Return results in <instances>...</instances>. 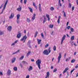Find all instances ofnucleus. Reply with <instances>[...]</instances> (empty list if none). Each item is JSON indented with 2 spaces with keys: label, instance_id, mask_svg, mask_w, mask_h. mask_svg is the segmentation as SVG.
I'll use <instances>...</instances> for the list:
<instances>
[{
  "label": "nucleus",
  "instance_id": "nucleus-1",
  "mask_svg": "<svg viewBox=\"0 0 78 78\" xmlns=\"http://www.w3.org/2000/svg\"><path fill=\"white\" fill-rule=\"evenodd\" d=\"M37 65H38V67L39 69H41V60L38 59L36 61Z\"/></svg>",
  "mask_w": 78,
  "mask_h": 78
},
{
  "label": "nucleus",
  "instance_id": "nucleus-2",
  "mask_svg": "<svg viewBox=\"0 0 78 78\" xmlns=\"http://www.w3.org/2000/svg\"><path fill=\"white\" fill-rule=\"evenodd\" d=\"M8 0H6V1L4 5L3 10L2 11V12L0 13V14H2V13H3V12L4 10H5V8H6V5H7V4H8Z\"/></svg>",
  "mask_w": 78,
  "mask_h": 78
},
{
  "label": "nucleus",
  "instance_id": "nucleus-3",
  "mask_svg": "<svg viewBox=\"0 0 78 78\" xmlns=\"http://www.w3.org/2000/svg\"><path fill=\"white\" fill-rule=\"evenodd\" d=\"M27 39V35H26L23 37V38H22L21 39V41H23V43H25Z\"/></svg>",
  "mask_w": 78,
  "mask_h": 78
},
{
  "label": "nucleus",
  "instance_id": "nucleus-4",
  "mask_svg": "<svg viewBox=\"0 0 78 78\" xmlns=\"http://www.w3.org/2000/svg\"><path fill=\"white\" fill-rule=\"evenodd\" d=\"M44 55H48L49 53H50L47 49L45 50L43 52Z\"/></svg>",
  "mask_w": 78,
  "mask_h": 78
},
{
  "label": "nucleus",
  "instance_id": "nucleus-5",
  "mask_svg": "<svg viewBox=\"0 0 78 78\" xmlns=\"http://www.w3.org/2000/svg\"><path fill=\"white\" fill-rule=\"evenodd\" d=\"M62 57V55H61V53H59V56L58 57V63H59V62H60V60H61V58Z\"/></svg>",
  "mask_w": 78,
  "mask_h": 78
},
{
  "label": "nucleus",
  "instance_id": "nucleus-6",
  "mask_svg": "<svg viewBox=\"0 0 78 78\" xmlns=\"http://www.w3.org/2000/svg\"><path fill=\"white\" fill-rule=\"evenodd\" d=\"M66 35H64L62 37V41H61V45L62 44V43H63V41L64 40H65V38H66Z\"/></svg>",
  "mask_w": 78,
  "mask_h": 78
},
{
  "label": "nucleus",
  "instance_id": "nucleus-7",
  "mask_svg": "<svg viewBox=\"0 0 78 78\" xmlns=\"http://www.w3.org/2000/svg\"><path fill=\"white\" fill-rule=\"evenodd\" d=\"M13 17H14V13H12L11 14L10 16L9 17V18L10 19H12V18H13Z\"/></svg>",
  "mask_w": 78,
  "mask_h": 78
},
{
  "label": "nucleus",
  "instance_id": "nucleus-8",
  "mask_svg": "<svg viewBox=\"0 0 78 78\" xmlns=\"http://www.w3.org/2000/svg\"><path fill=\"white\" fill-rule=\"evenodd\" d=\"M7 30L9 31H11V30H12V27L11 26H9L7 28Z\"/></svg>",
  "mask_w": 78,
  "mask_h": 78
},
{
  "label": "nucleus",
  "instance_id": "nucleus-9",
  "mask_svg": "<svg viewBox=\"0 0 78 78\" xmlns=\"http://www.w3.org/2000/svg\"><path fill=\"white\" fill-rule=\"evenodd\" d=\"M35 17H36V14H34L32 18V19H31L32 21H33V20H34L35 19V18H36Z\"/></svg>",
  "mask_w": 78,
  "mask_h": 78
},
{
  "label": "nucleus",
  "instance_id": "nucleus-10",
  "mask_svg": "<svg viewBox=\"0 0 78 78\" xmlns=\"http://www.w3.org/2000/svg\"><path fill=\"white\" fill-rule=\"evenodd\" d=\"M21 36H22V34H21V33H20L17 35V38H19L21 37Z\"/></svg>",
  "mask_w": 78,
  "mask_h": 78
},
{
  "label": "nucleus",
  "instance_id": "nucleus-11",
  "mask_svg": "<svg viewBox=\"0 0 78 78\" xmlns=\"http://www.w3.org/2000/svg\"><path fill=\"white\" fill-rule=\"evenodd\" d=\"M16 9L17 11H21V10L22 9V7H20V5H19V8H17Z\"/></svg>",
  "mask_w": 78,
  "mask_h": 78
},
{
  "label": "nucleus",
  "instance_id": "nucleus-12",
  "mask_svg": "<svg viewBox=\"0 0 78 78\" xmlns=\"http://www.w3.org/2000/svg\"><path fill=\"white\" fill-rule=\"evenodd\" d=\"M46 17H47V18H48V21H50V15L48 14H46Z\"/></svg>",
  "mask_w": 78,
  "mask_h": 78
},
{
  "label": "nucleus",
  "instance_id": "nucleus-13",
  "mask_svg": "<svg viewBox=\"0 0 78 78\" xmlns=\"http://www.w3.org/2000/svg\"><path fill=\"white\" fill-rule=\"evenodd\" d=\"M39 9L40 12L42 11V10H41V4H39Z\"/></svg>",
  "mask_w": 78,
  "mask_h": 78
},
{
  "label": "nucleus",
  "instance_id": "nucleus-14",
  "mask_svg": "<svg viewBox=\"0 0 78 78\" xmlns=\"http://www.w3.org/2000/svg\"><path fill=\"white\" fill-rule=\"evenodd\" d=\"M27 45H28V47H29V48H31V46L30 45V41H29L27 43Z\"/></svg>",
  "mask_w": 78,
  "mask_h": 78
},
{
  "label": "nucleus",
  "instance_id": "nucleus-15",
  "mask_svg": "<svg viewBox=\"0 0 78 78\" xmlns=\"http://www.w3.org/2000/svg\"><path fill=\"white\" fill-rule=\"evenodd\" d=\"M11 71L10 70L8 69V71H7V74L8 75H11Z\"/></svg>",
  "mask_w": 78,
  "mask_h": 78
},
{
  "label": "nucleus",
  "instance_id": "nucleus-16",
  "mask_svg": "<svg viewBox=\"0 0 78 78\" xmlns=\"http://www.w3.org/2000/svg\"><path fill=\"white\" fill-rule=\"evenodd\" d=\"M47 76H46L45 78H49V76H50V73H49V72H48L47 73Z\"/></svg>",
  "mask_w": 78,
  "mask_h": 78
},
{
  "label": "nucleus",
  "instance_id": "nucleus-17",
  "mask_svg": "<svg viewBox=\"0 0 78 78\" xmlns=\"http://www.w3.org/2000/svg\"><path fill=\"white\" fill-rule=\"evenodd\" d=\"M68 70H69V68H66L65 69V70L64 71L63 73L64 74V73H66V72Z\"/></svg>",
  "mask_w": 78,
  "mask_h": 78
},
{
  "label": "nucleus",
  "instance_id": "nucleus-18",
  "mask_svg": "<svg viewBox=\"0 0 78 78\" xmlns=\"http://www.w3.org/2000/svg\"><path fill=\"white\" fill-rule=\"evenodd\" d=\"M33 6H34V7H35V8L36 9H37V6H36V5L34 2H33Z\"/></svg>",
  "mask_w": 78,
  "mask_h": 78
},
{
  "label": "nucleus",
  "instance_id": "nucleus-19",
  "mask_svg": "<svg viewBox=\"0 0 78 78\" xmlns=\"http://www.w3.org/2000/svg\"><path fill=\"white\" fill-rule=\"evenodd\" d=\"M20 14H18L16 16L17 19H20Z\"/></svg>",
  "mask_w": 78,
  "mask_h": 78
},
{
  "label": "nucleus",
  "instance_id": "nucleus-20",
  "mask_svg": "<svg viewBox=\"0 0 78 78\" xmlns=\"http://www.w3.org/2000/svg\"><path fill=\"white\" fill-rule=\"evenodd\" d=\"M28 9L30 10V12L32 13L33 12V9L31 8V7H28Z\"/></svg>",
  "mask_w": 78,
  "mask_h": 78
},
{
  "label": "nucleus",
  "instance_id": "nucleus-21",
  "mask_svg": "<svg viewBox=\"0 0 78 78\" xmlns=\"http://www.w3.org/2000/svg\"><path fill=\"white\" fill-rule=\"evenodd\" d=\"M42 41V40H38V39H37V41L38 42V44H41V41Z\"/></svg>",
  "mask_w": 78,
  "mask_h": 78
},
{
  "label": "nucleus",
  "instance_id": "nucleus-22",
  "mask_svg": "<svg viewBox=\"0 0 78 78\" xmlns=\"http://www.w3.org/2000/svg\"><path fill=\"white\" fill-rule=\"evenodd\" d=\"M33 69V67L31 66H30V68L29 69H28V70L29 71H30V70H32Z\"/></svg>",
  "mask_w": 78,
  "mask_h": 78
},
{
  "label": "nucleus",
  "instance_id": "nucleus-23",
  "mask_svg": "<svg viewBox=\"0 0 78 78\" xmlns=\"http://www.w3.org/2000/svg\"><path fill=\"white\" fill-rule=\"evenodd\" d=\"M61 18V16H59V17H58V20L57 21V22L59 24V23L60 22V18Z\"/></svg>",
  "mask_w": 78,
  "mask_h": 78
},
{
  "label": "nucleus",
  "instance_id": "nucleus-24",
  "mask_svg": "<svg viewBox=\"0 0 78 78\" xmlns=\"http://www.w3.org/2000/svg\"><path fill=\"white\" fill-rule=\"evenodd\" d=\"M17 40H16L14 43L12 44H11V46H13V45H14L16 44H17Z\"/></svg>",
  "mask_w": 78,
  "mask_h": 78
},
{
  "label": "nucleus",
  "instance_id": "nucleus-25",
  "mask_svg": "<svg viewBox=\"0 0 78 78\" xmlns=\"http://www.w3.org/2000/svg\"><path fill=\"white\" fill-rule=\"evenodd\" d=\"M4 34V32L2 31H1V30H0V36L2 35H3Z\"/></svg>",
  "mask_w": 78,
  "mask_h": 78
},
{
  "label": "nucleus",
  "instance_id": "nucleus-26",
  "mask_svg": "<svg viewBox=\"0 0 78 78\" xmlns=\"http://www.w3.org/2000/svg\"><path fill=\"white\" fill-rule=\"evenodd\" d=\"M53 49L54 51H56V46L55 45L54 46Z\"/></svg>",
  "mask_w": 78,
  "mask_h": 78
},
{
  "label": "nucleus",
  "instance_id": "nucleus-27",
  "mask_svg": "<svg viewBox=\"0 0 78 78\" xmlns=\"http://www.w3.org/2000/svg\"><path fill=\"white\" fill-rule=\"evenodd\" d=\"M74 38H75V36H72L71 38V40L72 41H73V40H74Z\"/></svg>",
  "mask_w": 78,
  "mask_h": 78
},
{
  "label": "nucleus",
  "instance_id": "nucleus-28",
  "mask_svg": "<svg viewBox=\"0 0 78 78\" xmlns=\"http://www.w3.org/2000/svg\"><path fill=\"white\" fill-rule=\"evenodd\" d=\"M13 59H12V63L14 62H15V61H16V58H13Z\"/></svg>",
  "mask_w": 78,
  "mask_h": 78
},
{
  "label": "nucleus",
  "instance_id": "nucleus-29",
  "mask_svg": "<svg viewBox=\"0 0 78 78\" xmlns=\"http://www.w3.org/2000/svg\"><path fill=\"white\" fill-rule=\"evenodd\" d=\"M38 34V32L37 31L35 32V34L34 35L35 37H36L37 36V35Z\"/></svg>",
  "mask_w": 78,
  "mask_h": 78
},
{
  "label": "nucleus",
  "instance_id": "nucleus-30",
  "mask_svg": "<svg viewBox=\"0 0 78 78\" xmlns=\"http://www.w3.org/2000/svg\"><path fill=\"white\" fill-rule=\"evenodd\" d=\"M75 62V59H73L71 61V63H74Z\"/></svg>",
  "mask_w": 78,
  "mask_h": 78
},
{
  "label": "nucleus",
  "instance_id": "nucleus-31",
  "mask_svg": "<svg viewBox=\"0 0 78 78\" xmlns=\"http://www.w3.org/2000/svg\"><path fill=\"white\" fill-rule=\"evenodd\" d=\"M53 25L50 24L49 25V28H53Z\"/></svg>",
  "mask_w": 78,
  "mask_h": 78
},
{
  "label": "nucleus",
  "instance_id": "nucleus-32",
  "mask_svg": "<svg viewBox=\"0 0 78 78\" xmlns=\"http://www.w3.org/2000/svg\"><path fill=\"white\" fill-rule=\"evenodd\" d=\"M27 21L28 22L30 23V22H31V20H30V19L29 18H27Z\"/></svg>",
  "mask_w": 78,
  "mask_h": 78
},
{
  "label": "nucleus",
  "instance_id": "nucleus-33",
  "mask_svg": "<svg viewBox=\"0 0 78 78\" xmlns=\"http://www.w3.org/2000/svg\"><path fill=\"white\" fill-rule=\"evenodd\" d=\"M30 53H31V51H29L28 52V53L27 54V56H29V55H30Z\"/></svg>",
  "mask_w": 78,
  "mask_h": 78
},
{
  "label": "nucleus",
  "instance_id": "nucleus-34",
  "mask_svg": "<svg viewBox=\"0 0 78 78\" xmlns=\"http://www.w3.org/2000/svg\"><path fill=\"white\" fill-rule=\"evenodd\" d=\"M46 21H47V20H46V18L44 17V20H43V23H44L45 22H46Z\"/></svg>",
  "mask_w": 78,
  "mask_h": 78
},
{
  "label": "nucleus",
  "instance_id": "nucleus-35",
  "mask_svg": "<svg viewBox=\"0 0 78 78\" xmlns=\"http://www.w3.org/2000/svg\"><path fill=\"white\" fill-rule=\"evenodd\" d=\"M13 69L15 71H17V67H14L13 68Z\"/></svg>",
  "mask_w": 78,
  "mask_h": 78
},
{
  "label": "nucleus",
  "instance_id": "nucleus-36",
  "mask_svg": "<svg viewBox=\"0 0 78 78\" xmlns=\"http://www.w3.org/2000/svg\"><path fill=\"white\" fill-rule=\"evenodd\" d=\"M51 49V48L50 47L48 49V52L50 53V52H51V50H50V49Z\"/></svg>",
  "mask_w": 78,
  "mask_h": 78
},
{
  "label": "nucleus",
  "instance_id": "nucleus-37",
  "mask_svg": "<svg viewBox=\"0 0 78 78\" xmlns=\"http://www.w3.org/2000/svg\"><path fill=\"white\" fill-rule=\"evenodd\" d=\"M41 36L42 38L44 37V34H43V33H41Z\"/></svg>",
  "mask_w": 78,
  "mask_h": 78
},
{
  "label": "nucleus",
  "instance_id": "nucleus-38",
  "mask_svg": "<svg viewBox=\"0 0 78 78\" xmlns=\"http://www.w3.org/2000/svg\"><path fill=\"white\" fill-rule=\"evenodd\" d=\"M23 58H24V56H22L20 58V60H22V59H23Z\"/></svg>",
  "mask_w": 78,
  "mask_h": 78
},
{
  "label": "nucleus",
  "instance_id": "nucleus-39",
  "mask_svg": "<svg viewBox=\"0 0 78 78\" xmlns=\"http://www.w3.org/2000/svg\"><path fill=\"white\" fill-rule=\"evenodd\" d=\"M17 23H18V24H19V23H20L19 19H17Z\"/></svg>",
  "mask_w": 78,
  "mask_h": 78
},
{
  "label": "nucleus",
  "instance_id": "nucleus-40",
  "mask_svg": "<svg viewBox=\"0 0 78 78\" xmlns=\"http://www.w3.org/2000/svg\"><path fill=\"white\" fill-rule=\"evenodd\" d=\"M50 9L51 11H53L54 10V8L53 7H51L50 8Z\"/></svg>",
  "mask_w": 78,
  "mask_h": 78
},
{
  "label": "nucleus",
  "instance_id": "nucleus-41",
  "mask_svg": "<svg viewBox=\"0 0 78 78\" xmlns=\"http://www.w3.org/2000/svg\"><path fill=\"white\" fill-rule=\"evenodd\" d=\"M49 45V44H47L45 46V48H47L48 47V46Z\"/></svg>",
  "mask_w": 78,
  "mask_h": 78
},
{
  "label": "nucleus",
  "instance_id": "nucleus-42",
  "mask_svg": "<svg viewBox=\"0 0 78 78\" xmlns=\"http://www.w3.org/2000/svg\"><path fill=\"white\" fill-rule=\"evenodd\" d=\"M71 32H74V29H73V28H71Z\"/></svg>",
  "mask_w": 78,
  "mask_h": 78
},
{
  "label": "nucleus",
  "instance_id": "nucleus-43",
  "mask_svg": "<svg viewBox=\"0 0 78 78\" xmlns=\"http://www.w3.org/2000/svg\"><path fill=\"white\" fill-rule=\"evenodd\" d=\"M57 71V69L56 68H55L53 70V72H56Z\"/></svg>",
  "mask_w": 78,
  "mask_h": 78
},
{
  "label": "nucleus",
  "instance_id": "nucleus-44",
  "mask_svg": "<svg viewBox=\"0 0 78 78\" xmlns=\"http://www.w3.org/2000/svg\"><path fill=\"white\" fill-rule=\"evenodd\" d=\"M22 64H26V63H27V62H26V61H23L22 62Z\"/></svg>",
  "mask_w": 78,
  "mask_h": 78
},
{
  "label": "nucleus",
  "instance_id": "nucleus-45",
  "mask_svg": "<svg viewBox=\"0 0 78 78\" xmlns=\"http://www.w3.org/2000/svg\"><path fill=\"white\" fill-rule=\"evenodd\" d=\"M69 8H70L71 7H72V5H71V4H70V3L69 4Z\"/></svg>",
  "mask_w": 78,
  "mask_h": 78
},
{
  "label": "nucleus",
  "instance_id": "nucleus-46",
  "mask_svg": "<svg viewBox=\"0 0 78 78\" xmlns=\"http://www.w3.org/2000/svg\"><path fill=\"white\" fill-rule=\"evenodd\" d=\"M75 70V69H72L71 71V73L72 74V72H73V71Z\"/></svg>",
  "mask_w": 78,
  "mask_h": 78
},
{
  "label": "nucleus",
  "instance_id": "nucleus-47",
  "mask_svg": "<svg viewBox=\"0 0 78 78\" xmlns=\"http://www.w3.org/2000/svg\"><path fill=\"white\" fill-rule=\"evenodd\" d=\"M27 0H24V4H26V3H27Z\"/></svg>",
  "mask_w": 78,
  "mask_h": 78
},
{
  "label": "nucleus",
  "instance_id": "nucleus-48",
  "mask_svg": "<svg viewBox=\"0 0 78 78\" xmlns=\"http://www.w3.org/2000/svg\"><path fill=\"white\" fill-rule=\"evenodd\" d=\"M64 17H66V12H64V14L63 15Z\"/></svg>",
  "mask_w": 78,
  "mask_h": 78
},
{
  "label": "nucleus",
  "instance_id": "nucleus-49",
  "mask_svg": "<svg viewBox=\"0 0 78 78\" xmlns=\"http://www.w3.org/2000/svg\"><path fill=\"white\" fill-rule=\"evenodd\" d=\"M67 28L68 30H69L70 28V26H68L67 27Z\"/></svg>",
  "mask_w": 78,
  "mask_h": 78
},
{
  "label": "nucleus",
  "instance_id": "nucleus-50",
  "mask_svg": "<svg viewBox=\"0 0 78 78\" xmlns=\"http://www.w3.org/2000/svg\"><path fill=\"white\" fill-rule=\"evenodd\" d=\"M74 9H75V7L73 6L72 7V11H73V10H74Z\"/></svg>",
  "mask_w": 78,
  "mask_h": 78
},
{
  "label": "nucleus",
  "instance_id": "nucleus-51",
  "mask_svg": "<svg viewBox=\"0 0 78 78\" xmlns=\"http://www.w3.org/2000/svg\"><path fill=\"white\" fill-rule=\"evenodd\" d=\"M20 66L21 68H22V67H23V66L21 63H20Z\"/></svg>",
  "mask_w": 78,
  "mask_h": 78
},
{
  "label": "nucleus",
  "instance_id": "nucleus-52",
  "mask_svg": "<svg viewBox=\"0 0 78 78\" xmlns=\"http://www.w3.org/2000/svg\"><path fill=\"white\" fill-rule=\"evenodd\" d=\"M30 78V76L29 75H27L26 76V78Z\"/></svg>",
  "mask_w": 78,
  "mask_h": 78
},
{
  "label": "nucleus",
  "instance_id": "nucleus-53",
  "mask_svg": "<svg viewBox=\"0 0 78 78\" xmlns=\"http://www.w3.org/2000/svg\"><path fill=\"white\" fill-rule=\"evenodd\" d=\"M78 67V64L76 66H75L76 69H77Z\"/></svg>",
  "mask_w": 78,
  "mask_h": 78
},
{
  "label": "nucleus",
  "instance_id": "nucleus-54",
  "mask_svg": "<svg viewBox=\"0 0 78 78\" xmlns=\"http://www.w3.org/2000/svg\"><path fill=\"white\" fill-rule=\"evenodd\" d=\"M0 75H3V73L2 72H0Z\"/></svg>",
  "mask_w": 78,
  "mask_h": 78
},
{
  "label": "nucleus",
  "instance_id": "nucleus-55",
  "mask_svg": "<svg viewBox=\"0 0 78 78\" xmlns=\"http://www.w3.org/2000/svg\"><path fill=\"white\" fill-rule=\"evenodd\" d=\"M67 55V54L65 53L64 54V58H66V56Z\"/></svg>",
  "mask_w": 78,
  "mask_h": 78
},
{
  "label": "nucleus",
  "instance_id": "nucleus-56",
  "mask_svg": "<svg viewBox=\"0 0 78 78\" xmlns=\"http://www.w3.org/2000/svg\"><path fill=\"white\" fill-rule=\"evenodd\" d=\"M17 53V52H15L13 53V54H12V55H14L15 54H16V53Z\"/></svg>",
  "mask_w": 78,
  "mask_h": 78
},
{
  "label": "nucleus",
  "instance_id": "nucleus-57",
  "mask_svg": "<svg viewBox=\"0 0 78 78\" xmlns=\"http://www.w3.org/2000/svg\"><path fill=\"white\" fill-rule=\"evenodd\" d=\"M31 61H32V62H34V59H31Z\"/></svg>",
  "mask_w": 78,
  "mask_h": 78
},
{
  "label": "nucleus",
  "instance_id": "nucleus-58",
  "mask_svg": "<svg viewBox=\"0 0 78 78\" xmlns=\"http://www.w3.org/2000/svg\"><path fill=\"white\" fill-rule=\"evenodd\" d=\"M42 44H41L40 45V47H42Z\"/></svg>",
  "mask_w": 78,
  "mask_h": 78
},
{
  "label": "nucleus",
  "instance_id": "nucleus-59",
  "mask_svg": "<svg viewBox=\"0 0 78 78\" xmlns=\"http://www.w3.org/2000/svg\"><path fill=\"white\" fill-rule=\"evenodd\" d=\"M68 61H69V59L68 58H67L66 59V62H67Z\"/></svg>",
  "mask_w": 78,
  "mask_h": 78
},
{
  "label": "nucleus",
  "instance_id": "nucleus-60",
  "mask_svg": "<svg viewBox=\"0 0 78 78\" xmlns=\"http://www.w3.org/2000/svg\"><path fill=\"white\" fill-rule=\"evenodd\" d=\"M68 61H69V60H70V59H71V57H68Z\"/></svg>",
  "mask_w": 78,
  "mask_h": 78
},
{
  "label": "nucleus",
  "instance_id": "nucleus-61",
  "mask_svg": "<svg viewBox=\"0 0 78 78\" xmlns=\"http://www.w3.org/2000/svg\"><path fill=\"white\" fill-rule=\"evenodd\" d=\"M51 69H53V66H51Z\"/></svg>",
  "mask_w": 78,
  "mask_h": 78
},
{
  "label": "nucleus",
  "instance_id": "nucleus-62",
  "mask_svg": "<svg viewBox=\"0 0 78 78\" xmlns=\"http://www.w3.org/2000/svg\"><path fill=\"white\" fill-rule=\"evenodd\" d=\"M20 3H22V2H23V0H20Z\"/></svg>",
  "mask_w": 78,
  "mask_h": 78
},
{
  "label": "nucleus",
  "instance_id": "nucleus-63",
  "mask_svg": "<svg viewBox=\"0 0 78 78\" xmlns=\"http://www.w3.org/2000/svg\"><path fill=\"white\" fill-rule=\"evenodd\" d=\"M68 25H69V22H67L66 24V26H68Z\"/></svg>",
  "mask_w": 78,
  "mask_h": 78
},
{
  "label": "nucleus",
  "instance_id": "nucleus-64",
  "mask_svg": "<svg viewBox=\"0 0 78 78\" xmlns=\"http://www.w3.org/2000/svg\"><path fill=\"white\" fill-rule=\"evenodd\" d=\"M77 76H78V73L76 74V77H77Z\"/></svg>",
  "mask_w": 78,
  "mask_h": 78
}]
</instances>
